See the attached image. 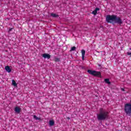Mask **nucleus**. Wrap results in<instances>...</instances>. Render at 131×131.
Instances as JSON below:
<instances>
[{
  "mask_svg": "<svg viewBox=\"0 0 131 131\" xmlns=\"http://www.w3.org/2000/svg\"><path fill=\"white\" fill-rule=\"evenodd\" d=\"M98 120H105L108 118V112H106L103 108H100L99 113L97 114Z\"/></svg>",
  "mask_w": 131,
  "mask_h": 131,
  "instance_id": "f03ea898",
  "label": "nucleus"
},
{
  "mask_svg": "<svg viewBox=\"0 0 131 131\" xmlns=\"http://www.w3.org/2000/svg\"><path fill=\"white\" fill-rule=\"evenodd\" d=\"M12 30H13V28H9V32H11V31H12Z\"/></svg>",
  "mask_w": 131,
  "mask_h": 131,
  "instance_id": "f3484780",
  "label": "nucleus"
},
{
  "mask_svg": "<svg viewBox=\"0 0 131 131\" xmlns=\"http://www.w3.org/2000/svg\"><path fill=\"white\" fill-rule=\"evenodd\" d=\"M75 50H76V47H73L71 48V49L70 51V52H72V51H75Z\"/></svg>",
  "mask_w": 131,
  "mask_h": 131,
  "instance_id": "dca6fc26",
  "label": "nucleus"
},
{
  "mask_svg": "<svg viewBox=\"0 0 131 131\" xmlns=\"http://www.w3.org/2000/svg\"><path fill=\"white\" fill-rule=\"evenodd\" d=\"M98 11H100V8H96L95 10L92 12V14L95 15H97Z\"/></svg>",
  "mask_w": 131,
  "mask_h": 131,
  "instance_id": "1a4fd4ad",
  "label": "nucleus"
},
{
  "mask_svg": "<svg viewBox=\"0 0 131 131\" xmlns=\"http://www.w3.org/2000/svg\"><path fill=\"white\" fill-rule=\"evenodd\" d=\"M33 118H34V119H35L36 120H40V118H38V117H36V116H35V115L33 116Z\"/></svg>",
  "mask_w": 131,
  "mask_h": 131,
  "instance_id": "2eb2a0df",
  "label": "nucleus"
},
{
  "mask_svg": "<svg viewBox=\"0 0 131 131\" xmlns=\"http://www.w3.org/2000/svg\"><path fill=\"white\" fill-rule=\"evenodd\" d=\"M12 82L14 86H17V83H16V81L14 80H12Z\"/></svg>",
  "mask_w": 131,
  "mask_h": 131,
  "instance_id": "ddd939ff",
  "label": "nucleus"
},
{
  "mask_svg": "<svg viewBox=\"0 0 131 131\" xmlns=\"http://www.w3.org/2000/svg\"><path fill=\"white\" fill-rule=\"evenodd\" d=\"M42 57L44 58V59H51V55L48 53L42 54Z\"/></svg>",
  "mask_w": 131,
  "mask_h": 131,
  "instance_id": "39448f33",
  "label": "nucleus"
},
{
  "mask_svg": "<svg viewBox=\"0 0 131 131\" xmlns=\"http://www.w3.org/2000/svg\"><path fill=\"white\" fill-rule=\"evenodd\" d=\"M5 70L7 71V72H8V73H10V72L12 71V69H11L9 66L5 67Z\"/></svg>",
  "mask_w": 131,
  "mask_h": 131,
  "instance_id": "0eeeda50",
  "label": "nucleus"
},
{
  "mask_svg": "<svg viewBox=\"0 0 131 131\" xmlns=\"http://www.w3.org/2000/svg\"><path fill=\"white\" fill-rule=\"evenodd\" d=\"M121 91H122V92H124L125 91V90L123 88H121Z\"/></svg>",
  "mask_w": 131,
  "mask_h": 131,
  "instance_id": "6ab92c4d",
  "label": "nucleus"
},
{
  "mask_svg": "<svg viewBox=\"0 0 131 131\" xmlns=\"http://www.w3.org/2000/svg\"><path fill=\"white\" fill-rule=\"evenodd\" d=\"M127 55H128V56L131 55V52H127Z\"/></svg>",
  "mask_w": 131,
  "mask_h": 131,
  "instance_id": "a211bd4d",
  "label": "nucleus"
},
{
  "mask_svg": "<svg viewBox=\"0 0 131 131\" xmlns=\"http://www.w3.org/2000/svg\"><path fill=\"white\" fill-rule=\"evenodd\" d=\"M49 124L50 126H53V125L55 124V121H54V120L49 121Z\"/></svg>",
  "mask_w": 131,
  "mask_h": 131,
  "instance_id": "9b49d317",
  "label": "nucleus"
},
{
  "mask_svg": "<svg viewBox=\"0 0 131 131\" xmlns=\"http://www.w3.org/2000/svg\"><path fill=\"white\" fill-rule=\"evenodd\" d=\"M14 111L16 113H20V112L21 111V108L18 106H16L14 108Z\"/></svg>",
  "mask_w": 131,
  "mask_h": 131,
  "instance_id": "423d86ee",
  "label": "nucleus"
},
{
  "mask_svg": "<svg viewBox=\"0 0 131 131\" xmlns=\"http://www.w3.org/2000/svg\"><path fill=\"white\" fill-rule=\"evenodd\" d=\"M124 111L126 114H131V103H126L124 105Z\"/></svg>",
  "mask_w": 131,
  "mask_h": 131,
  "instance_id": "7ed1b4c3",
  "label": "nucleus"
},
{
  "mask_svg": "<svg viewBox=\"0 0 131 131\" xmlns=\"http://www.w3.org/2000/svg\"><path fill=\"white\" fill-rule=\"evenodd\" d=\"M87 72L93 76H98V77H101V72H97L96 71H93L91 70H88Z\"/></svg>",
  "mask_w": 131,
  "mask_h": 131,
  "instance_id": "20e7f679",
  "label": "nucleus"
},
{
  "mask_svg": "<svg viewBox=\"0 0 131 131\" xmlns=\"http://www.w3.org/2000/svg\"><path fill=\"white\" fill-rule=\"evenodd\" d=\"M67 119H68L69 120L70 119V118L69 117H67Z\"/></svg>",
  "mask_w": 131,
  "mask_h": 131,
  "instance_id": "aec40b11",
  "label": "nucleus"
},
{
  "mask_svg": "<svg viewBox=\"0 0 131 131\" xmlns=\"http://www.w3.org/2000/svg\"><path fill=\"white\" fill-rule=\"evenodd\" d=\"M54 61L55 62H60V58L58 57H54Z\"/></svg>",
  "mask_w": 131,
  "mask_h": 131,
  "instance_id": "4468645a",
  "label": "nucleus"
},
{
  "mask_svg": "<svg viewBox=\"0 0 131 131\" xmlns=\"http://www.w3.org/2000/svg\"><path fill=\"white\" fill-rule=\"evenodd\" d=\"M51 16H52V17H53V18H57V17H59V15L55 13H51Z\"/></svg>",
  "mask_w": 131,
  "mask_h": 131,
  "instance_id": "f8f14e48",
  "label": "nucleus"
},
{
  "mask_svg": "<svg viewBox=\"0 0 131 131\" xmlns=\"http://www.w3.org/2000/svg\"><path fill=\"white\" fill-rule=\"evenodd\" d=\"M81 54H82V60H84V56H85V51L84 50H81Z\"/></svg>",
  "mask_w": 131,
  "mask_h": 131,
  "instance_id": "6e6552de",
  "label": "nucleus"
},
{
  "mask_svg": "<svg viewBox=\"0 0 131 131\" xmlns=\"http://www.w3.org/2000/svg\"><path fill=\"white\" fill-rule=\"evenodd\" d=\"M104 81L105 83H107V84H111V82H110V80L108 78L105 79Z\"/></svg>",
  "mask_w": 131,
  "mask_h": 131,
  "instance_id": "9d476101",
  "label": "nucleus"
},
{
  "mask_svg": "<svg viewBox=\"0 0 131 131\" xmlns=\"http://www.w3.org/2000/svg\"><path fill=\"white\" fill-rule=\"evenodd\" d=\"M105 20L107 23H115L121 25L122 24V19L120 17L116 15H107L106 16Z\"/></svg>",
  "mask_w": 131,
  "mask_h": 131,
  "instance_id": "f257e3e1",
  "label": "nucleus"
}]
</instances>
